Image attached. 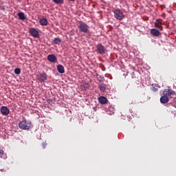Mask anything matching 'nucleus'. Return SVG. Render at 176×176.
<instances>
[{"instance_id": "obj_4", "label": "nucleus", "mask_w": 176, "mask_h": 176, "mask_svg": "<svg viewBox=\"0 0 176 176\" xmlns=\"http://www.w3.org/2000/svg\"><path fill=\"white\" fill-rule=\"evenodd\" d=\"M114 17L117 19V20L122 21L126 17V16L123 13V11L120 9H118L114 11Z\"/></svg>"}, {"instance_id": "obj_7", "label": "nucleus", "mask_w": 176, "mask_h": 176, "mask_svg": "<svg viewBox=\"0 0 176 176\" xmlns=\"http://www.w3.org/2000/svg\"><path fill=\"white\" fill-rule=\"evenodd\" d=\"M0 112L3 116H7V115H9V113H10V110H9V108H8V107L3 106L0 109Z\"/></svg>"}, {"instance_id": "obj_18", "label": "nucleus", "mask_w": 176, "mask_h": 176, "mask_svg": "<svg viewBox=\"0 0 176 176\" xmlns=\"http://www.w3.org/2000/svg\"><path fill=\"white\" fill-rule=\"evenodd\" d=\"M14 72V74H16V75H20V74L21 73V69H20V68L19 67L15 68Z\"/></svg>"}, {"instance_id": "obj_16", "label": "nucleus", "mask_w": 176, "mask_h": 176, "mask_svg": "<svg viewBox=\"0 0 176 176\" xmlns=\"http://www.w3.org/2000/svg\"><path fill=\"white\" fill-rule=\"evenodd\" d=\"M18 17L20 20H24L25 19V15L24 14V12H19L18 13Z\"/></svg>"}, {"instance_id": "obj_27", "label": "nucleus", "mask_w": 176, "mask_h": 176, "mask_svg": "<svg viewBox=\"0 0 176 176\" xmlns=\"http://www.w3.org/2000/svg\"><path fill=\"white\" fill-rule=\"evenodd\" d=\"M105 69V67H103V69H102V71H105V69Z\"/></svg>"}, {"instance_id": "obj_14", "label": "nucleus", "mask_w": 176, "mask_h": 176, "mask_svg": "<svg viewBox=\"0 0 176 176\" xmlns=\"http://www.w3.org/2000/svg\"><path fill=\"white\" fill-rule=\"evenodd\" d=\"M60 43H61V38L58 37L55 38L52 41V43H54V45H60Z\"/></svg>"}, {"instance_id": "obj_19", "label": "nucleus", "mask_w": 176, "mask_h": 176, "mask_svg": "<svg viewBox=\"0 0 176 176\" xmlns=\"http://www.w3.org/2000/svg\"><path fill=\"white\" fill-rule=\"evenodd\" d=\"M53 1L57 5L64 3V0H53Z\"/></svg>"}, {"instance_id": "obj_13", "label": "nucleus", "mask_w": 176, "mask_h": 176, "mask_svg": "<svg viewBox=\"0 0 176 176\" xmlns=\"http://www.w3.org/2000/svg\"><path fill=\"white\" fill-rule=\"evenodd\" d=\"M57 71L59 74H64L65 72V69H64V66L61 65H57Z\"/></svg>"}, {"instance_id": "obj_11", "label": "nucleus", "mask_w": 176, "mask_h": 176, "mask_svg": "<svg viewBox=\"0 0 176 176\" xmlns=\"http://www.w3.org/2000/svg\"><path fill=\"white\" fill-rule=\"evenodd\" d=\"M98 102L100 104H102V105H105V104H108V99L104 96H100L98 98Z\"/></svg>"}, {"instance_id": "obj_20", "label": "nucleus", "mask_w": 176, "mask_h": 176, "mask_svg": "<svg viewBox=\"0 0 176 176\" xmlns=\"http://www.w3.org/2000/svg\"><path fill=\"white\" fill-rule=\"evenodd\" d=\"M151 90H153V91H157V85L153 86Z\"/></svg>"}, {"instance_id": "obj_3", "label": "nucleus", "mask_w": 176, "mask_h": 176, "mask_svg": "<svg viewBox=\"0 0 176 176\" xmlns=\"http://www.w3.org/2000/svg\"><path fill=\"white\" fill-rule=\"evenodd\" d=\"M19 127L22 130H28L31 127V122L23 120L19 122Z\"/></svg>"}, {"instance_id": "obj_10", "label": "nucleus", "mask_w": 176, "mask_h": 176, "mask_svg": "<svg viewBox=\"0 0 176 176\" xmlns=\"http://www.w3.org/2000/svg\"><path fill=\"white\" fill-rule=\"evenodd\" d=\"M155 27L162 31L163 30V27L162 26V21L160 19H157L155 22Z\"/></svg>"}, {"instance_id": "obj_17", "label": "nucleus", "mask_w": 176, "mask_h": 176, "mask_svg": "<svg viewBox=\"0 0 176 176\" xmlns=\"http://www.w3.org/2000/svg\"><path fill=\"white\" fill-rule=\"evenodd\" d=\"M99 90H100V91H102V93H104V91H105V90H107V88L105 87L104 85H102V84L99 85Z\"/></svg>"}, {"instance_id": "obj_6", "label": "nucleus", "mask_w": 176, "mask_h": 176, "mask_svg": "<svg viewBox=\"0 0 176 176\" xmlns=\"http://www.w3.org/2000/svg\"><path fill=\"white\" fill-rule=\"evenodd\" d=\"M29 32L30 35L33 36V38H38L39 36V31L36 30L35 28H30L29 29Z\"/></svg>"}, {"instance_id": "obj_12", "label": "nucleus", "mask_w": 176, "mask_h": 176, "mask_svg": "<svg viewBox=\"0 0 176 176\" xmlns=\"http://www.w3.org/2000/svg\"><path fill=\"white\" fill-rule=\"evenodd\" d=\"M150 32L153 36H159L160 35V32L155 28L151 29Z\"/></svg>"}, {"instance_id": "obj_1", "label": "nucleus", "mask_w": 176, "mask_h": 176, "mask_svg": "<svg viewBox=\"0 0 176 176\" xmlns=\"http://www.w3.org/2000/svg\"><path fill=\"white\" fill-rule=\"evenodd\" d=\"M171 96H173L171 89H166L163 92V96L160 98V102L162 104H167L170 101L168 98L171 97Z\"/></svg>"}, {"instance_id": "obj_24", "label": "nucleus", "mask_w": 176, "mask_h": 176, "mask_svg": "<svg viewBox=\"0 0 176 176\" xmlns=\"http://www.w3.org/2000/svg\"><path fill=\"white\" fill-rule=\"evenodd\" d=\"M71 1V2H75V0H69Z\"/></svg>"}, {"instance_id": "obj_22", "label": "nucleus", "mask_w": 176, "mask_h": 176, "mask_svg": "<svg viewBox=\"0 0 176 176\" xmlns=\"http://www.w3.org/2000/svg\"><path fill=\"white\" fill-rule=\"evenodd\" d=\"M84 87H85V89H89V83L88 82H85L84 84Z\"/></svg>"}, {"instance_id": "obj_26", "label": "nucleus", "mask_w": 176, "mask_h": 176, "mask_svg": "<svg viewBox=\"0 0 176 176\" xmlns=\"http://www.w3.org/2000/svg\"><path fill=\"white\" fill-rule=\"evenodd\" d=\"M105 69V67H103V69H102V71H105V69Z\"/></svg>"}, {"instance_id": "obj_9", "label": "nucleus", "mask_w": 176, "mask_h": 176, "mask_svg": "<svg viewBox=\"0 0 176 176\" xmlns=\"http://www.w3.org/2000/svg\"><path fill=\"white\" fill-rule=\"evenodd\" d=\"M47 59L50 61V63H56L57 62V57L54 54H50L47 56Z\"/></svg>"}, {"instance_id": "obj_23", "label": "nucleus", "mask_w": 176, "mask_h": 176, "mask_svg": "<svg viewBox=\"0 0 176 176\" xmlns=\"http://www.w3.org/2000/svg\"><path fill=\"white\" fill-rule=\"evenodd\" d=\"M161 8H162V9L166 8V6L162 5V6H161Z\"/></svg>"}, {"instance_id": "obj_2", "label": "nucleus", "mask_w": 176, "mask_h": 176, "mask_svg": "<svg viewBox=\"0 0 176 176\" xmlns=\"http://www.w3.org/2000/svg\"><path fill=\"white\" fill-rule=\"evenodd\" d=\"M89 25L86 24L85 22L80 21L78 25V29L80 32H83L84 34H88L89 32Z\"/></svg>"}, {"instance_id": "obj_8", "label": "nucleus", "mask_w": 176, "mask_h": 176, "mask_svg": "<svg viewBox=\"0 0 176 176\" xmlns=\"http://www.w3.org/2000/svg\"><path fill=\"white\" fill-rule=\"evenodd\" d=\"M47 79V74H46V73L45 72H43L38 76V80H39V82H46Z\"/></svg>"}, {"instance_id": "obj_25", "label": "nucleus", "mask_w": 176, "mask_h": 176, "mask_svg": "<svg viewBox=\"0 0 176 176\" xmlns=\"http://www.w3.org/2000/svg\"><path fill=\"white\" fill-rule=\"evenodd\" d=\"M105 69V67H103V69H102V71H105V69Z\"/></svg>"}, {"instance_id": "obj_21", "label": "nucleus", "mask_w": 176, "mask_h": 176, "mask_svg": "<svg viewBox=\"0 0 176 176\" xmlns=\"http://www.w3.org/2000/svg\"><path fill=\"white\" fill-rule=\"evenodd\" d=\"M3 155H5V153L3 152V150L0 149V156H1V157H3Z\"/></svg>"}, {"instance_id": "obj_15", "label": "nucleus", "mask_w": 176, "mask_h": 176, "mask_svg": "<svg viewBox=\"0 0 176 176\" xmlns=\"http://www.w3.org/2000/svg\"><path fill=\"white\" fill-rule=\"evenodd\" d=\"M39 23L41 25H47V19L43 18L40 19Z\"/></svg>"}, {"instance_id": "obj_5", "label": "nucleus", "mask_w": 176, "mask_h": 176, "mask_svg": "<svg viewBox=\"0 0 176 176\" xmlns=\"http://www.w3.org/2000/svg\"><path fill=\"white\" fill-rule=\"evenodd\" d=\"M105 47L102 44L99 43L96 45V52L98 54H105Z\"/></svg>"}]
</instances>
